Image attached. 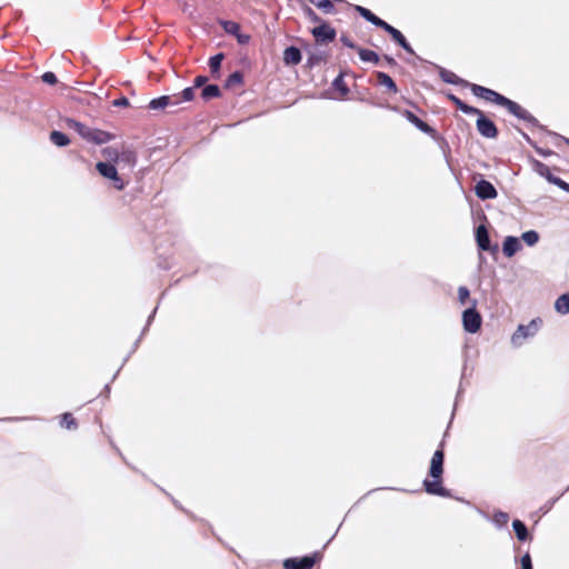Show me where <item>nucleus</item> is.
Segmentation results:
<instances>
[{"label":"nucleus","mask_w":569,"mask_h":569,"mask_svg":"<svg viewBox=\"0 0 569 569\" xmlns=\"http://www.w3.org/2000/svg\"><path fill=\"white\" fill-rule=\"evenodd\" d=\"M520 248L521 244L516 237H507L502 244L503 254L508 258L512 257Z\"/></svg>","instance_id":"f3484780"},{"label":"nucleus","mask_w":569,"mask_h":569,"mask_svg":"<svg viewBox=\"0 0 569 569\" xmlns=\"http://www.w3.org/2000/svg\"><path fill=\"white\" fill-rule=\"evenodd\" d=\"M385 61L389 64V66H397V61L392 58V57H389V56H385L383 57Z\"/></svg>","instance_id":"8fccbe9b"},{"label":"nucleus","mask_w":569,"mask_h":569,"mask_svg":"<svg viewBox=\"0 0 569 569\" xmlns=\"http://www.w3.org/2000/svg\"><path fill=\"white\" fill-rule=\"evenodd\" d=\"M447 97L457 107V109H459L463 113H466V114L480 113V109L471 107V106L465 103L457 96H455L452 93H449Z\"/></svg>","instance_id":"6ab92c4d"},{"label":"nucleus","mask_w":569,"mask_h":569,"mask_svg":"<svg viewBox=\"0 0 569 569\" xmlns=\"http://www.w3.org/2000/svg\"><path fill=\"white\" fill-rule=\"evenodd\" d=\"M243 83V74L240 71H234L231 73L226 80V88L231 89L236 86H241Z\"/></svg>","instance_id":"c756f323"},{"label":"nucleus","mask_w":569,"mask_h":569,"mask_svg":"<svg viewBox=\"0 0 569 569\" xmlns=\"http://www.w3.org/2000/svg\"><path fill=\"white\" fill-rule=\"evenodd\" d=\"M322 555L318 551L305 557H292L283 560L284 569H312L320 562Z\"/></svg>","instance_id":"20e7f679"},{"label":"nucleus","mask_w":569,"mask_h":569,"mask_svg":"<svg viewBox=\"0 0 569 569\" xmlns=\"http://www.w3.org/2000/svg\"><path fill=\"white\" fill-rule=\"evenodd\" d=\"M102 154L106 159L110 161H119L121 153L118 152V150L113 147H107L102 150Z\"/></svg>","instance_id":"72a5a7b5"},{"label":"nucleus","mask_w":569,"mask_h":569,"mask_svg":"<svg viewBox=\"0 0 569 569\" xmlns=\"http://www.w3.org/2000/svg\"><path fill=\"white\" fill-rule=\"evenodd\" d=\"M178 96L181 99V102L182 101H191L194 98V88L193 87L186 88Z\"/></svg>","instance_id":"e433bc0d"},{"label":"nucleus","mask_w":569,"mask_h":569,"mask_svg":"<svg viewBox=\"0 0 569 569\" xmlns=\"http://www.w3.org/2000/svg\"><path fill=\"white\" fill-rule=\"evenodd\" d=\"M356 10L369 22L376 27L382 28L386 26V21L373 14L369 9L357 6Z\"/></svg>","instance_id":"412c9836"},{"label":"nucleus","mask_w":569,"mask_h":569,"mask_svg":"<svg viewBox=\"0 0 569 569\" xmlns=\"http://www.w3.org/2000/svg\"><path fill=\"white\" fill-rule=\"evenodd\" d=\"M555 184H556L557 187H559L560 189H562V190H565V191L569 192V183H567V182H566V181H563L562 179H560V180H555Z\"/></svg>","instance_id":"09e8293b"},{"label":"nucleus","mask_w":569,"mask_h":569,"mask_svg":"<svg viewBox=\"0 0 569 569\" xmlns=\"http://www.w3.org/2000/svg\"><path fill=\"white\" fill-rule=\"evenodd\" d=\"M541 325L542 320L540 318L532 319L528 325H519L511 337L512 343L521 346L527 338L533 337L538 332Z\"/></svg>","instance_id":"7ed1b4c3"},{"label":"nucleus","mask_w":569,"mask_h":569,"mask_svg":"<svg viewBox=\"0 0 569 569\" xmlns=\"http://www.w3.org/2000/svg\"><path fill=\"white\" fill-rule=\"evenodd\" d=\"M477 301H471V307L462 312V326L469 333H476L480 330L482 325L481 315L476 309Z\"/></svg>","instance_id":"f03ea898"},{"label":"nucleus","mask_w":569,"mask_h":569,"mask_svg":"<svg viewBox=\"0 0 569 569\" xmlns=\"http://www.w3.org/2000/svg\"><path fill=\"white\" fill-rule=\"evenodd\" d=\"M358 54H359L360 59L365 62H371L373 64H378L380 61L379 56L370 49L358 48Z\"/></svg>","instance_id":"5701e85b"},{"label":"nucleus","mask_w":569,"mask_h":569,"mask_svg":"<svg viewBox=\"0 0 569 569\" xmlns=\"http://www.w3.org/2000/svg\"><path fill=\"white\" fill-rule=\"evenodd\" d=\"M60 425H61V427H63V428H66L68 430H74V429L78 428L77 420L73 417V415L70 413V412H64L61 416Z\"/></svg>","instance_id":"c85d7f7f"},{"label":"nucleus","mask_w":569,"mask_h":569,"mask_svg":"<svg viewBox=\"0 0 569 569\" xmlns=\"http://www.w3.org/2000/svg\"><path fill=\"white\" fill-rule=\"evenodd\" d=\"M42 80L43 82L48 83V84H56L58 82V79L56 77V74L53 72H44L42 74Z\"/></svg>","instance_id":"58836bf2"},{"label":"nucleus","mask_w":569,"mask_h":569,"mask_svg":"<svg viewBox=\"0 0 569 569\" xmlns=\"http://www.w3.org/2000/svg\"><path fill=\"white\" fill-rule=\"evenodd\" d=\"M443 80H445L446 82H449V83H453V84H456V83H458V80H459V79H458V77H457L455 73H451V72H450L448 76H445V77H443Z\"/></svg>","instance_id":"de8ad7c7"},{"label":"nucleus","mask_w":569,"mask_h":569,"mask_svg":"<svg viewBox=\"0 0 569 569\" xmlns=\"http://www.w3.org/2000/svg\"><path fill=\"white\" fill-rule=\"evenodd\" d=\"M375 76L377 79V84L385 87L389 93H392V94L398 93V91H399L398 87L389 74H387L382 71H378V72H376Z\"/></svg>","instance_id":"dca6fc26"},{"label":"nucleus","mask_w":569,"mask_h":569,"mask_svg":"<svg viewBox=\"0 0 569 569\" xmlns=\"http://www.w3.org/2000/svg\"><path fill=\"white\" fill-rule=\"evenodd\" d=\"M50 140L53 144L58 147H64L70 143V139L68 138V136L57 130L50 133Z\"/></svg>","instance_id":"bb28decb"},{"label":"nucleus","mask_w":569,"mask_h":569,"mask_svg":"<svg viewBox=\"0 0 569 569\" xmlns=\"http://www.w3.org/2000/svg\"><path fill=\"white\" fill-rule=\"evenodd\" d=\"M283 61L286 64L296 66L301 61V52L297 47H289L283 52Z\"/></svg>","instance_id":"aec40b11"},{"label":"nucleus","mask_w":569,"mask_h":569,"mask_svg":"<svg viewBox=\"0 0 569 569\" xmlns=\"http://www.w3.org/2000/svg\"><path fill=\"white\" fill-rule=\"evenodd\" d=\"M509 516L506 512H499L495 515L496 522L500 525H506L508 522Z\"/></svg>","instance_id":"c03bdc74"},{"label":"nucleus","mask_w":569,"mask_h":569,"mask_svg":"<svg viewBox=\"0 0 569 569\" xmlns=\"http://www.w3.org/2000/svg\"><path fill=\"white\" fill-rule=\"evenodd\" d=\"M311 33L318 43L332 42L337 36L336 30L326 22H322L321 24L315 27L311 30Z\"/></svg>","instance_id":"6e6552de"},{"label":"nucleus","mask_w":569,"mask_h":569,"mask_svg":"<svg viewBox=\"0 0 569 569\" xmlns=\"http://www.w3.org/2000/svg\"><path fill=\"white\" fill-rule=\"evenodd\" d=\"M401 113L410 123H412L415 127H417L420 131L429 134L432 138L437 137L436 129L430 127L427 122L422 121L410 110H403Z\"/></svg>","instance_id":"9d476101"},{"label":"nucleus","mask_w":569,"mask_h":569,"mask_svg":"<svg viewBox=\"0 0 569 569\" xmlns=\"http://www.w3.org/2000/svg\"><path fill=\"white\" fill-rule=\"evenodd\" d=\"M319 9L325 13H330L333 10V2H315Z\"/></svg>","instance_id":"ea45409f"},{"label":"nucleus","mask_w":569,"mask_h":569,"mask_svg":"<svg viewBox=\"0 0 569 569\" xmlns=\"http://www.w3.org/2000/svg\"><path fill=\"white\" fill-rule=\"evenodd\" d=\"M521 569H532L531 558L529 553H526L521 558Z\"/></svg>","instance_id":"37998d69"},{"label":"nucleus","mask_w":569,"mask_h":569,"mask_svg":"<svg viewBox=\"0 0 569 569\" xmlns=\"http://www.w3.org/2000/svg\"><path fill=\"white\" fill-rule=\"evenodd\" d=\"M333 88L339 91L341 97H346L349 93V88L343 80V76L339 74L332 83Z\"/></svg>","instance_id":"7c9ffc66"},{"label":"nucleus","mask_w":569,"mask_h":569,"mask_svg":"<svg viewBox=\"0 0 569 569\" xmlns=\"http://www.w3.org/2000/svg\"><path fill=\"white\" fill-rule=\"evenodd\" d=\"M401 113L410 123H412L415 127H417L420 131L429 134L432 138L437 137L436 129L430 127L427 122L422 121L410 110H403Z\"/></svg>","instance_id":"9b49d317"},{"label":"nucleus","mask_w":569,"mask_h":569,"mask_svg":"<svg viewBox=\"0 0 569 569\" xmlns=\"http://www.w3.org/2000/svg\"><path fill=\"white\" fill-rule=\"evenodd\" d=\"M96 169L104 178H108L110 180L117 178L118 172H117L116 167L112 163L98 162L96 164Z\"/></svg>","instance_id":"4be33fe9"},{"label":"nucleus","mask_w":569,"mask_h":569,"mask_svg":"<svg viewBox=\"0 0 569 569\" xmlns=\"http://www.w3.org/2000/svg\"><path fill=\"white\" fill-rule=\"evenodd\" d=\"M303 11L306 13V16L313 22H319L320 19L319 17L312 11L311 8L307 7V6H303Z\"/></svg>","instance_id":"a19ab883"},{"label":"nucleus","mask_w":569,"mask_h":569,"mask_svg":"<svg viewBox=\"0 0 569 569\" xmlns=\"http://www.w3.org/2000/svg\"><path fill=\"white\" fill-rule=\"evenodd\" d=\"M88 141H91V142H94L97 144H102V143H106L108 141H110L112 139V134L107 132V131H103V130H100V129H91L90 132L88 133Z\"/></svg>","instance_id":"a211bd4d"},{"label":"nucleus","mask_w":569,"mask_h":569,"mask_svg":"<svg viewBox=\"0 0 569 569\" xmlns=\"http://www.w3.org/2000/svg\"><path fill=\"white\" fill-rule=\"evenodd\" d=\"M72 123V128L76 129V131L82 137L84 138L86 140L88 139V133L90 132V128H88L87 126L82 124L81 122H78L76 120H72L71 121Z\"/></svg>","instance_id":"f704fd0d"},{"label":"nucleus","mask_w":569,"mask_h":569,"mask_svg":"<svg viewBox=\"0 0 569 569\" xmlns=\"http://www.w3.org/2000/svg\"><path fill=\"white\" fill-rule=\"evenodd\" d=\"M181 103V99L179 96H162L156 99H152L149 102V108L152 110L164 109L167 107L178 106Z\"/></svg>","instance_id":"2eb2a0df"},{"label":"nucleus","mask_w":569,"mask_h":569,"mask_svg":"<svg viewBox=\"0 0 569 569\" xmlns=\"http://www.w3.org/2000/svg\"><path fill=\"white\" fill-rule=\"evenodd\" d=\"M223 58H224L223 53H218V54L211 57L209 60L210 71H211L212 76L216 78L219 77V70H220L221 62H222Z\"/></svg>","instance_id":"cd10ccee"},{"label":"nucleus","mask_w":569,"mask_h":569,"mask_svg":"<svg viewBox=\"0 0 569 569\" xmlns=\"http://www.w3.org/2000/svg\"><path fill=\"white\" fill-rule=\"evenodd\" d=\"M512 528L516 532L517 538L520 541H525L528 539V537H529L528 529L521 520H519V519L513 520Z\"/></svg>","instance_id":"393cba45"},{"label":"nucleus","mask_w":569,"mask_h":569,"mask_svg":"<svg viewBox=\"0 0 569 569\" xmlns=\"http://www.w3.org/2000/svg\"><path fill=\"white\" fill-rule=\"evenodd\" d=\"M114 104H116V106H128V104H129V101H128V99H127V98H121V99H119V100H116V101H114Z\"/></svg>","instance_id":"3c124183"},{"label":"nucleus","mask_w":569,"mask_h":569,"mask_svg":"<svg viewBox=\"0 0 569 569\" xmlns=\"http://www.w3.org/2000/svg\"><path fill=\"white\" fill-rule=\"evenodd\" d=\"M220 24L222 26L223 30L227 33L234 36L240 44L249 43L251 37L249 34H244V33L240 32V24L238 22L230 21V20H223V21H220Z\"/></svg>","instance_id":"1a4fd4ad"},{"label":"nucleus","mask_w":569,"mask_h":569,"mask_svg":"<svg viewBox=\"0 0 569 569\" xmlns=\"http://www.w3.org/2000/svg\"><path fill=\"white\" fill-rule=\"evenodd\" d=\"M381 29H383L386 32H388L391 36V38L393 39V41H396L408 53H410V54L415 53L412 47L409 44V42L407 41L405 36L398 29L393 28L392 26H390L387 22H386V26L382 27Z\"/></svg>","instance_id":"4468645a"},{"label":"nucleus","mask_w":569,"mask_h":569,"mask_svg":"<svg viewBox=\"0 0 569 569\" xmlns=\"http://www.w3.org/2000/svg\"><path fill=\"white\" fill-rule=\"evenodd\" d=\"M538 172L545 177L550 183L555 184V180H560V178L553 176L550 171V168L543 163H538Z\"/></svg>","instance_id":"2f4dec72"},{"label":"nucleus","mask_w":569,"mask_h":569,"mask_svg":"<svg viewBox=\"0 0 569 569\" xmlns=\"http://www.w3.org/2000/svg\"><path fill=\"white\" fill-rule=\"evenodd\" d=\"M221 96L220 88L217 84H208L202 88L201 97L204 100L219 98Z\"/></svg>","instance_id":"a878e982"},{"label":"nucleus","mask_w":569,"mask_h":569,"mask_svg":"<svg viewBox=\"0 0 569 569\" xmlns=\"http://www.w3.org/2000/svg\"><path fill=\"white\" fill-rule=\"evenodd\" d=\"M340 40H341V42H342L346 47H348V48H350V49H356V50L358 51V48H359V47H357V46H356V44H355V43H353L349 38H347V37H341V39H340Z\"/></svg>","instance_id":"a18cd8bd"},{"label":"nucleus","mask_w":569,"mask_h":569,"mask_svg":"<svg viewBox=\"0 0 569 569\" xmlns=\"http://www.w3.org/2000/svg\"><path fill=\"white\" fill-rule=\"evenodd\" d=\"M501 107L508 110L512 116L517 117L520 120H523L528 123H536L537 119L525 108H522L519 103L508 99L505 97Z\"/></svg>","instance_id":"423d86ee"},{"label":"nucleus","mask_w":569,"mask_h":569,"mask_svg":"<svg viewBox=\"0 0 569 569\" xmlns=\"http://www.w3.org/2000/svg\"><path fill=\"white\" fill-rule=\"evenodd\" d=\"M555 309L561 315L569 313V292L563 293L555 302Z\"/></svg>","instance_id":"b1692460"},{"label":"nucleus","mask_w":569,"mask_h":569,"mask_svg":"<svg viewBox=\"0 0 569 569\" xmlns=\"http://www.w3.org/2000/svg\"><path fill=\"white\" fill-rule=\"evenodd\" d=\"M112 181L117 190H122L124 188V182L118 174L116 179H112Z\"/></svg>","instance_id":"49530a36"},{"label":"nucleus","mask_w":569,"mask_h":569,"mask_svg":"<svg viewBox=\"0 0 569 569\" xmlns=\"http://www.w3.org/2000/svg\"><path fill=\"white\" fill-rule=\"evenodd\" d=\"M476 241L480 250L482 251H496L498 249L497 246L491 248L490 238L487 228L483 224H480L476 229Z\"/></svg>","instance_id":"ddd939ff"},{"label":"nucleus","mask_w":569,"mask_h":569,"mask_svg":"<svg viewBox=\"0 0 569 569\" xmlns=\"http://www.w3.org/2000/svg\"><path fill=\"white\" fill-rule=\"evenodd\" d=\"M443 461H445V450L443 443L435 451L429 468V476L432 480L426 479L423 481L425 490L429 495L448 497L449 491L442 486V475H443Z\"/></svg>","instance_id":"f257e3e1"},{"label":"nucleus","mask_w":569,"mask_h":569,"mask_svg":"<svg viewBox=\"0 0 569 569\" xmlns=\"http://www.w3.org/2000/svg\"><path fill=\"white\" fill-rule=\"evenodd\" d=\"M475 192H476L477 197L482 200L495 199L498 196V192H497L496 188L493 187V184L485 179L480 180L476 184Z\"/></svg>","instance_id":"f8f14e48"},{"label":"nucleus","mask_w":569,"mask_h":569,"mask_svg":"<svg viewBox=\"0 0 569 569\" xmlns=\"http://www.w3.org/2000/svg\"><path fill=\"white\" fill-rule=\"evenodd\" d=\"M475 114L478 116L476 122L478 132L485 138L496 139L499 134V131L495 122L487 118L481 110L480 113Z\"/></svg>","instance_id":"39448f33"},{"label":"nucleus","mask_w":569,"mask_h":569,"mask_svg":"<svg viewBox=\"0 0 569 569\" xmlns=\"http://www.w3.org/2000/svg\"><path fill=\"white\" fill-rule=\"evenodd\" d=\"M470 299V291L467 287L461 286L458 288V301L460 305H466Z\"/></svg>","instance_id":"c9c22d12"},{"label":"nucleus","mask_w":569,"mask_h":569,"mask_svg":"<svg viewBox=\"0 0 569 569\" xmlns=\"http://www.w3.org/2000/svg\"><path fill=\"white\" fill-rule=\"evenodd\" d=\"M470 90L476 97L481 98L486 101L496 103L500 107L505 99V96L500 94L499 92H497L492 89L482 87L480 84H476V83L470 84Z\"/></svg>","instance_id":"0eeeda50"},{"label":"nucleus","mask_w":569,"mask_h":569,"mask_svg":"<svg viewBox=\"0 0 569 569\" xmlns=\"http://www.w3.org/2000/svg\"><path fill=\"white\" fill-rule=\"evenodd\" d=\"M521 239L528 244V246H535L539 240V234L535 230H529L522 233Z\"/></svg>","instance_id":"473e14b6"},{"label":"nucleus","mask_w":569,"mask_h":569,"mask_svg":"<svg viewBox=\"0 0 569 569\" xmlns=\"http://www.w3.org/2000/svg\"><path fill=\"white\" fill-rule=\"evenodd\" d=\"M119 160L126 161L130 166H133L136 163V153L130 150L123 151L121 152V157Z\"/></svg>","instance_id":"4c0bfd02"},{"label":"nucleus","mask_w":569,"mask_h":569,"mask_svg":"<svg viewBox=\"0 0 569 569\" xmlns=\"http://www.w3.org/2000/svg\"><path fill=\"white\" fill-rule=\"evenodd\" d=\"M208 78L206 76H197L193 80V88H201L204 87L207 83Z\"/></svg>","instance_id":"79ce46f5"}]
</instances>
